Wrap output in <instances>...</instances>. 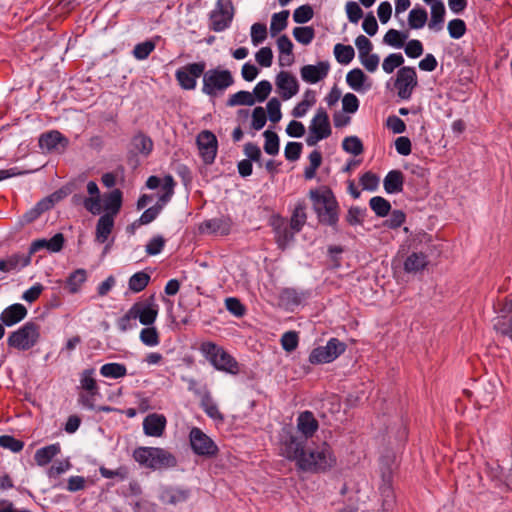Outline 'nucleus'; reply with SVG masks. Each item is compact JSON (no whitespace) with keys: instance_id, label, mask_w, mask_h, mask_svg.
I'll return each mask as SVG.
<instances>
[{"instance_id":"obj_1","label":"nucleus","mask_w":512,"mask_h":512,"mask_svg":"<svg viewBox=\"0 0 512 512\" xmlns=\"http://www.w3.org/2000/svg\"><path fill=\"white\" fill-rule=\"evenodd\" d=\"M309 196L319 222L335 227L339 220V205L332 190L327 187L311 190Z\"/></svg>"},{"instance_id":"obj_2","label":"nucleus","mask_w":512,"mask_h":512,"mask_svg":"<svg viewBox=\"0 0 512 512\" xmlns=\"http://www.w3.org/2000/svg\"><path fill=\"white\" fill-rule=\"evenodd\" d=\"M200 353L218 371L237 375L240 371L239 363L223 347L212 341L200 344Z\"/></svg>"},{"instance_id":"obj_3","label":"nucleus","mask_w":512,"mask_h":512,"mask_svg":"<svg viewBox=\"0 0 512 512\" xmlns=\"http://www.w3.org/2000/svg\"><path fill=\"white\" fill-rule=\"evenodd\" d=\"M133 458L140 466L152 470L172 468L177 465L175 456L160 447H138L133 451Z\"/></svg>"},{"instance_id":"obj_4","label":"nucleus","mask_w":512,"mask_h":512,"mask_svg":"<svg viewBox=\"0 0 512 512\" xmlns=\"http://www.w3.org/2000/svg\"><path fill=\"white\" fill-rule=\"evenodd\" d=\"M336 464L332 448L326 442L306 451L305 458L300 459L299 469L304 472H325Z\"/></svg>"},{"instance_id":"obj_5","label":"nucleus","mask_w":512,"mask_h":512,"mask_svg":"<svg viewBox=\"0 0 512 512\" xmlns=\"http://www.w3.org/2000/svg\"><path fill=\"white\" fill-rule=\"evenodd\" d=\"M202 76V93L211 98L222 95L234 83L232 73L219 67L204 70Z\"/></svg>"},{"instance_id":"obj_6","label":"nucleus","mask_w":512,"mask_h":512,"mask_svg":"<svg viewBox=\"0 0 512 512\" xmlns=\"http://www.w3.org/2000/svg\"><path fill=\"white\" fill-rule=\"evenodd\" d=\"M40 327L33 321L26 322L19 329L10 333L7 345L21 351L31 349L39 340Z\"/></svg>"},{"instance_id":"obj_7","label":"nucleus","mask_w":512,"mask_h":512,"mask_svg":"<svg viewBox=\"0 0 512 512\" xmlns=\"http://www.w3.org/2000/svg\"><path fill=\"white\" fill-rule=\"evenodd\" d=\"M331 133L328 113L324 108L320 107L310 122L306 144L310 147L315 146L319 141L328 138Z\"/></svg>"},{"instance_id":"obj_8","label":"nucleus","mask_w":512,"mask_h":512,"mask_svg":"<svg viewBox=\"0 0 512 512\" xmlns=\"http://www.w3.org/2000/svg\"><path fill=\"white\" fill-rule=\"evenodd\" d=\"M234 17V7L231 0H217L215 7L209 13V28L214 32L228 29Z\"/></svg>"},{"instance_id":"obj_9","label":"nucleus","mask_w":512,"mask_h":512,"mask_svg":"<svg viewBox=\"0 0 512 512\" xmlns=\"http://www.w3.org/2000/svg\"><path fill=\"white\" fill-rule=\"evenodd\" d=\"M346 344L337 338H331L325 346L314 348L309 355L311 364H326L337 359L346 350Z\"/></svg>"},{"instance_id":"obj_10","label":"nucleus","mask_w":512,"mask_h":512,"mask_svg":"<svg viewBox=\"0 0 512 512\" xmlns=\"http://www.w3.org/2000/svg\"><path fill=\"white\" fill-rule=\"evenodd\" d=\"M417 85L418 78L414 67L403 66L399 68L394 81V88L401 100H410Z\"/></svg>"},{"instance_id":"obj_11","label":"nucleus","mask_w":512,"mask_h":512,"mask_svg":"<svg viewBox=\"0 0 512 512\" xmlns=\"http://www.w3.org/2000/svg\"><path fill=\"white\" fill-rule=\"evenodd\" d=\"M189 441L192 451L198 456L212 458L219 452L216 443L198 427L190 430Z\"/></svg>"},{"instance_id":"obj_12","label":"nucleus","mask_w":512,"mask_h":512,"mask_svg":"<svg viewBox=\"0 0 512 512\" xmlns=\"http://www.w3.org/2000/svg\"><path fill=\"white\" fill-rule=\"evenodd\" d=\"M206 69L204 61L189 63L175 72V78L184 90H194L197 86V79L203 75Z\"/></svg>"},{"instance_id":"obj_13","label":"nucleus","mask_w":512,"mask_h":512,"mask_svg":"<svg viewBox=\"0 0 512 512\" xmlns=\"http://www.w3.org/2000/svg\"><path fill=\"white\" fill-rule=\"evenodd\" d=\"M199 154L206 165L214 163L217 151L218 140L215 134L209 130L201 131L196 138Z\"/></svg>"},{"instance_id":"obj_14","label":"nucleus","mask_w":512,"mask_h":512,"mask_svg":"<svg viewBox=\"0 0 512 512\" xmlns=\"http://www.w3.org/2000/svg\"><path fill=\"white\" fill-rule=\"evenodd\" d=\"M69 143V139L58 130L42 133L38 140L40 149L46 153H64Z\"/></svg>"},{"instance_id":"obj_15","label":"nucleus","mask_w":512,"mask_h":512,"mask_svg":"<svg viewBox=\"0 0 512 512\" xmlns=\"http://www.w3.org/2000/svg\"><path fill=\"white\" fill-rule=\"evenodd\" d=\"M131 309L136 319H139V322L145 326H150L156 321L159 311L155 295H150L147 299L134 303Z\"/></svg>"},{"instance_id":"obj_16","label":"nucleus","mask_w":512,"mask_h":512,"mask_svg":"<svg viewBox=\"0 0 512 512\" xmlns=\"http://www.w3.org/2000/svg\"><path fill=\"white\" fill-rule=\"evenodd\" d=\"M306 440L295 435H288L282 442V455L288 460L295 461L299 468V461L306 456Z\"/></svg>"},{"instance_id":"obj_17","label":"nucleus","mask_w":512,"mask_h":512,"mask_svg":"<svg viewBox=\"0 0 512 512\" xmlns=\"http://www.w3.org/2000/svg\"><path fill=\"white\" fill-rule=\"evenodd\" d=\"M64 243V235L62 233H56L50 239L40 238L32 241L27 254H30V258L32 259L33 254L43 249H46L50 253H57L63 249Z\"/></svg>"},{"instance_id":"obj_18","label":"nucleus","mask_w":512,"mask_h":512,"mask_svg":"<svg viewBox=\"0 0 512 512\" xmlns=\"http://www.w3.org/2000/svg\"><path fill=\"white\" fill-rule=\"evenodd\" d=\"M330 70L328 61H320L316 65H304L300 69L301 78L304 82L315 84L327 77Z\"/></svg>"},{"instance_id":"obj_19","label":"nucleus","mask_w":512,"mask_h":512,"mask_svg":"<svg viewBox=\"0 0 512 512\" xmlns=\"http://www.w3.org/2000/svg\"><path fill=\"white\" fill-rule=\"evenodd\" d=\"M276 86L283 100H288L299 91V84L295 76L286 71H281L276 76Z\"/></svg>"},{"instance_id":"obj_20","label":"nucleus","mask_w":512,"mask_h":512,"mask_svg":"<svg viewBox=\"0 0 512 512\" xmlns=\"http://www.w3.org/2000/svg\"><path fill=\"white\" fill-rule=\"evenodd\" d=\"M31 263L30 254L14 253L0 259V272H19Z\"/></svg>"},{"instance_id":"obj_21","label":"nucleus","mask_w":512,"mask_h":512,"mask_svg":"<svg viewBox=\"0 0 512 512\" xmlns=\"http://www.w3.org/2000/svg\"><path fill=\"white\" fill-rule=\"evenodd\" d=\"M231 227V219L221 216L203 221L199 229L202 233L228 235L231 231Z\"/></svg>"},{"instance_id":"obj_22","label":"nucleus","mask_w":512,"mask_h":512,"mask_svg":"<svg viewBox=\"0 0 512 512\" xmlns=\"http://www.w3.org/2000/svg\"><path fill=\"white\" fill-rule=\"evenodd\" d=\"M166 427V418L164 415L152 413L143 420V430L147 436L160 437L163 435Z\"/></svg>"},{"instance_id":"obj_23","label":"nucleus","mask_w":512,"mask_h":512,"mask_svg":"<svg viewBox=\"0 0 512 512\" xmlns=\"http://www.w3.org/2000/svg\"><path fill=\"white\" fill-rule=\"evenodd\" d=\"M86 188L90 196L85 197L82 201V204L88 212L93 215H98L102 210L99 187L95 181H89Z\"/></svg>"},{"instance_id":"obj_24","label":"nucleus","mask_w":512,"mask_h":512,"mask_svg":"<svg viewBox=\"0 0 512 512\" xmlns=\"http://www.w3.org/2000/svg\"><path fill=\"white\" fill-rule=\"evenodd\" d=\"M379 490L383 497L384 505L389 506L394 502L393 473L390 466L381 468V484Z\"/></svg>"},{"instance_id":"obj_25","label":"nucleus","mask_w":512,"mask_h":512,"mask_svg":"<svg viewBox=\"0 0 512 512\" xmlns=\"http://www.w3.org/2000/svg\"><path fill=\"white\" fill-rule=\"evenodd\" d=\"M27 313L28 311L24 305L15 303L1 312L0 320L5 326L10 327L22 321Z\"/></svg>"},{"instance_id":"obj_26","label":"nucleus","mask_w":512,"mask_h":512,"mask_svg":"<svg viewBox=\"0 0 512 512\" xmlns=\"http://www.w3.org/2000/svg\"><path fill=\"white\" fill-rule=\"evenodd\" d=\"M318 421L314 417L311 411H304L299 414L297 418V428L303 434L302 437L307 441L308 438L312 437L318 429Z\"/></svg>"},{"instance_id":"obj_27","label":"nucleus","mask_w":512,"mask_h":512,"mask_svg":"<svg viewBox=\"0 0 512 512\" xmlns=\"http://www.w3.org/2000/svg\"><path fill=\"white\" fill-rule=\"evenodd\" d=\"M190 496L189 489H182L177 487L164 488L160 493V501L168 505H177L188 500Z\"/></svg>"},{"instance_id":"obj_28","label":"nucleus","mask_w":512,"mask_h":512,"mask_svg":"<svg viewBox=\"0 0 512 512\" xmlns=\"http://www.w3.org/2000/svg\"><path fill=\"white\" fill-rule=\"evenodd\" d=\"M122 206V192L119 189H114L109 193H106L103 198L104 214H111L115 217Z\"/></svg>"},{"instance_id":"obj_29","label":"nucleus","mask_w":512,"mask_h":512,"mask_svg":"<svg viewBox=\"0 0 512 512\" xmlns=\"http://www.w3.org/2000/svg\"><path fill=\"white\" fill-rule=\"evenodd\" d=\"M404 177L400 170H391L384 178V189L388 194L400 193L403 190Z\"/></svg>"},{"instance_id":"obj_30","label":"nucleus","mask_w":512,"mask_h":512,"mask_svg":"<svg viewBox=\"0 0 512 512\" xmlns=\"http://www.w3.org/2000/svg\"><path fill=\"white\" fill-rule=\"evenodd\" d=\"M131 146V152L139 153L147 157L152 152L154 145L152 139L149 136L139 132L135 134L131 139Z\"/></svg>"},{"instance_id":"obj_31","label":"nucleus","mask_w":512,"mask_h":512,"mask_svg":"<svg viewBox=\"0 0 512 512\" xmlns=\"http://www.w3.org/2000/svg\"><path fill=\"white\" fill-rule=\"evenodd\" d=\"M114 227V217L111 214H103L96 224V240L100 243L107 241Z\"/></svg>"},{"instance_id":"obj_32","label":"nucleus","mask_w":512,"mask_h":512,"mask_svg":"<svg viewBox=\"0 0 512 512\" xmlns=\"http://www.w3.org/2000/svg\"><path fill=\"white\" fill-rule=\"evenodd\" d=\"M428 265L426 254L422 252L411 253L404 262V270L407 273H417Z\"/></svg>"},{"instance_id":"obj_33","label":"nucleus","mask_w":512,"mask_h":512,"mask_svg":"<svg viewBox=\"0 0 512 512\" xmlns=\"http://www.w3.org/2000/svg\"><path fill=\"white\" fill-rule=\"evenodd\" d=\"M61 451L59 443L50 444L39 448L34 455L35 462L39 466H45Z\"/></svg>"},{"instance_id":"obj_34","label":"nucleus","mask_w":512,"mask_h":512,"mask_svg":"<svg viewBox=\"0 0 512 512\" xmlns=\"http://www.w3.org/2000/svg\"><path fill=\"white\" fill-rule=\"evenodd\" d=\"M445 6L440 0L431 3V19L429 21V28L435 31H440L443 28L445 17Z\"/></svg>"},{"instance_id":"obj_35","label":"nucleus","mask_w":512,"mask_h":512,"mask_svg":"<svg viewBox=\"0 0 512 512\" xmlns=\"http://www.w3.org/2000/svg\"><path fill=\"white\" fill-rule=\"evenodd\" d=\"M311 293L296 288H284L281 291V299L288 305L298 306L310 297Z\"/></svg>"},{"instance_id":"obj_36","label":"nucleus","mask_w":512,"mask_h":512,"mask_svg":"<svg viewBox=\"0 0 512 512\" xmlns=\"http://www.w3.org/2000/svg\"><path fill=\"white\" fill-rule=\"evenodd\" d=\"M200 406L208 417L214 420H223V415L220 413L217 404L214 402L209 390L206 387H204Z\"/></svg>"},{"instance_id":"obj_37","label":"nucleus","mask_w":512,"mask_h":512,"mask_svg":"<svg viewBox=\"0 0 512 512\" xmlns=\"http://www.w3.org/2000/svg\"><path fill=\"white\" fill-rule=\"evenodd\" d=\"M306 220V204L304 201H299L296 204L290 219L291 230H293L295 233L300 232L303 226L305 225Z\"/></svg>"},{"instance_id":"obj_38","label":"nucleus","mask_w":512,"mask_h":512,"mask_svg":"<svg viewBox=\"0 0 512 512\" xmlns=\"http://www.w3.org/2000/svg\"><path fill=\"white\" fill-rule=\"evenodd\" d=\"M95 369L88 368L80 374V385L82 389L86 390L91 396L99 395V387L94 377Z\"/></svg>"},{"instance_id":"obj_39","label":"nucleus","mask_w":512,"mask_h":512,"mask_svg":"<svg viewBox=\"0 0 512 512\" xmlns=\"http://www.w3.org/2000/svg\"><path fill=\"white\" fill-rule=\"evenodd\" d=\"M366 80L367 76L360 68H354L346 75V82L348 86L357 92H362L367 89L364 87Z\"/></svg>"},{"instance_id":"obj_40","label":"nucleus","mask_w":512,"mask_h":512,"mask_svg":"<svg viewBox=\"0 0 512 512\" xmlns=\"http://www.w3.org/2000/svg\"><path fill=\"white\" fill-rule=\"evenodd\" d=\"M100 374L105 378L119 379L127 375V369L122 363L111 362L101 366Z\"/></svg>"},{"instance_id":"obj_41","label":"nucleus","mask_w":512,"mask_h":512,"mask_svg":"<svg viewBox=\"0 0 512 512\" xmlns=\"http://www.w3.org/2000/svg\"><path fill=\"white\" fill-rule=\"evenodd\" d=\"M255 98L249 91L241 90L229 96L226 105L228 107L234 106H253Z\"/></svg>"},{"instance_id":"obj_42","label":"nucleus","mask_w":512,"mask_h":512,"mask_svg":"<svg viewBox=\"0 0 512 512\" xmlns=\"http://www.w3.org/2000/svg\"><path fill=\"white\" fill-rule=\"evenodd\" d=\"M87 280V272L85 269L79 268L72 272L67 280L66 285L71 294H75L80 290V287Z\"/></svg>"},{"instance_id":"obj_43","label":"nucleus","mask_w":512,"mask_h":512,"mask_svg":"<svg viewBox=\"0 0 512 512\" xmlns=\"http://www.w3.org/2000/svg\"><path fill=\"white\" fill-rule=\"evenodd\" d=\"M290 229L285 223L275 226V239L279 248L285 249L290 241L293 240L295 232H291Z\"/></svg>"},{"instance_id":"obj_44","label":"nucleus","mask_w":512,"mask_h":512,"mask_svg":"<svg viewBox=\"0 0 512 512\" xmlns=\"http://www.w3.org/2000/svg\"><path fill=\"white\" fill-rule=\"evenodd\" d=\"M149 281L150 275L144 271H139L129 278L128 286L132 292L138 293L147 287Z\"/></svg>"},{"instance_id":"obj_45","label":"nucleus","mask_w":512,"mask_h":512,"mask_svg":"<svg viewBox=\"0 0 512 512\" xmlns=\"http://www.w3.org/2000/svg\"><path fill=\"white\" fill-rule=\"evenodd\" d=\"M428 19L427 11L424 8H413L408 15V24L411 29H421Z\"/></svg>"},{"instance_id":"obj_46","label":"nucleus","mask_w":512,"mask_h":512,"mask_svg":"<svg viewBox=\"0 0 512 512\" xmlns=\"http://www.w3.org/2000/svg\"><path fill=\"white\" fill-rule=\"evenodd\" d=\"M334 55L340 64L347 65L354 59L355 51L351 45L338 43L334 46Z\"/></svg>"},{"instance_id":"obj_47","label":"nucleus","mask_w":512,"mask_h":512,"mask_svg":"<svg viewBox=\"0 0 512 512\" xmlns=\"http://www.w3.org/2000/svg\"><path fill=\"white\" fill-rule=\"evenodd\" d=\"M289 17V11L283 10L278 13H274L271 18L270 32L272 36L277 35L287 27V20Z\"/></svg>"},{"instance_id":"obj_48","label":"nucleus","mask_w":512,"mask_h":512,"mask_svg":"<svg viewBox=\"0 0 512 512\" xmlns=\"http://www.w3.org/2000/svg\"><path fill=\"white\" fill-rule=\"evenodd\" d=\"M369 206L378 217H386L391 210L390 202L381 196L372 197Z\"/></svg>"},{"instance_id":"obj_49","label":"nucleus","mask_w":512,"mask_h":512,"mask_svg":"<svg viewBox=\"0 0 512 512\" xmlns=\"http://www.w3.org/2000/svg\"><path fill=\"white\" fill-rule=\"evenodd\" d=\"M263 136L265 138L264 151L268 155H277L280 149L278 135L274 131L266 130L264 131Z\"/></svg>"},{"instance_id":"obj_50","label":"nucleus","mask_w":512,"mask_h":512,"mask_svg":"<svg viewBox=\"0 0 512 512\" xmlns=\"http://www.w3.org/2000/svg\"><path fill=\"white\" fill-rule=\"evenodd\" d=\"M342 148L345 152L354 156H358L364 151L363 143L357 136L345 137L342 141Z\"/></svg>"},{"instance_id":"obj_51","label":"nucleus","mask_w":512,"mask_h":512,"mask_svg":"<svg viewBox=\"0 0 512 512\" xmlns=\"http://www.w3.org/2000/svg\"><path fill=\"white\" fill-rule=\"evenodd\" d=\"M293 36L297 42L308 45L315 37V30L311 26H299L293 29Z\"/></svg>"},{"instance_id":"obj_52","label":"nucleus","mask_w":512,"mask_h":512,"mask_svg":"<svg viewBox=\"0 0 512 512\" xmlns=\"http://www.w3.org/2000/svg\"><path fill=\"white\" fill-rule=\"evenodd\" d=\"M155 47V41L146 40L144 42L136 44L134 46L132 54L137 60H145L154 51Z\"/></svg>"},{"instance_id":"obj_53","label":"nucleus","mask_w":512,"mask_h":512,"mask_svg":"<svg viewBox=\"0 0 512 512\" xmlns=\"http://www.w3.org/2000/svg\"><path fill=\"white\" fill-rule=\"evenodd\" d=\"M407 37L405 33L395 29H389L384 35L383 42L391 47L401 48Z\"/></svg>"},{"instance_id":"obj_54","label":"nucleus","mask_w":512,"mask_h":512,"mask_svg":"<svg viewBox=\"0 0 512 512\" xmlns=\"http://www.w3.org/2000/svg\"><path fill=\"white\" fill-rule=\"evenodd\" d=\"M140 340L148 347H155L160 343L159 333L155 327L147 326L141 330Z\"/></svg>"},{"instance_id":"obj_55","label":"nucleus","mask_w":512,"mask_h":512,"mask_svg":"<svg viewBox=\"0 0 512 512\" xmlns=\"http://www.w3.org/2000/svg\"><path fill=\"white\" fill-rule=\"evenodd\" d=\"M277 47L280 54L287 55V65H291L294 61L293 43L287 35H281L277 39Z\"/></svg>"},{"instance_id":"obj_56","label":"nucleus","mask_w":512,"mask_h":512,"mask_svg":"<svg viewBox=\"0 0 512 512\" xmlns=\"http://www.w3.org/2000/svg\"><path fill=\"white\" fill-rule=\"evenodd\" d=\"M404 61L401 53H391L383 60L382 69L385 73L391 74L396 68H401Z\"/></svg>"},{"instance_id":"obj_57","label":"nucleus","mask_w":512,"mask_h":512,"mask_svg":"<svg viewBox=\"0 0 512 512\" xmlns=\"http://www.w3.org/2000/svg\"><path fill=\"white\" fill-rule=\"evenodd\" d=\"M24 442L16 439L12 435H1L0 436V447L9 450L13 453H18L24 448Z\"/></svg>"},{"instance_id":"obj_58","label":"nucleus","mask_w":512,"mask_h":512,"mask_svg":"<svg viewBox=\"0 0 512 512\" xmlns=\"http://www.w3.org/2000/svg\"><path fill=\"white\" fill-rule=\"evenodd\" d=\"M447 29L449 36L453 39H460L467 31L466 23L464 20L455 18L448 22Z\"/></svg>"},{"instance_id":"obj_59","label":"nucleus","mask_w":512,"mask_h":512,"mask_svg":"<svg viewBox=\"0 0 512 512\" xmlns=\"http://www.w3.org/2000/svg\"><path fill=\"white\" fill-rule=\"evenodd\" d=\"M313 16V8L309 4H304L294 10L293 20L295 23L304 24L309 22Z\"/></svg>"},{"instance_id":"obj_60","label":"nucleus","mask_w":512,"mask_h":512,"mask_svg":"<svg viewBox=\"0 0 512 512\" xmlns=\"http://www.w3.org/2000/svg\"><path fill=\"white\" fill-rule=\"evenodd\" d=\"M272 91V85L268 80H262L257 83V85L254 87L253 92H251L255 98L256 102H264L269 94Z\"/></svg>"},{"instance_id":"obj_61","label":"nucleus","mask_w":512,"mask_h":512,"mask_svg":"<svg viewBox=\"0 0 512 512\" xmlns=\"http://www.w3.org/2000/svg\"><path fill=\"white\" fill-rule=\"evenodd\" d=\"M366 213V209H362L358 206H352L349 208L347 215L345 217L346 221L351 226L362 225L364 221V216Z\"/></svg>"},{"instance_id":"obj_62","label":"nucleus","mask_w":512,"mask_h":512,"mask_svg":"<svg viewBox=\"0 0 512 512\" xmlns=\"http://www.w3.org/2000/svg\"><path fill=\"white\" fill-rule=\"evenodd\" d=\"M267 112L269 120L273 123H277L282 118L281 103L278 98L273 97L267 103Z\"/></svg>"},{"instance_id":"obj_63","label":"nucleus","mask_w":512,"mask_h":512,"mask_svg":"<svg viewBox=\"0 0 512 512\" xmlns=\"http://www.w3.org/2000/svg\"><path fill=\"white\" fill-rule=\"evenodd\" d=\"M360 184L364 190L375 191L379 186V177L371 171L365 172L360 177Z\"/></svg>"},{"instance_id":"obj_64","label":"nucleus","mask_w":512,"mask_h":512,"mask_svg":"<svg viewBox=\"0 0 512 512\" xmlns=\"http://www.w3.org/2000/svg\"><path fill=\"white\" fill-rule=\"evenodd\" d=\"M298 334L294 331H287L281 337L282 348L287 352L294 351L298 346Z\"/></svg>"}]
</instances>
